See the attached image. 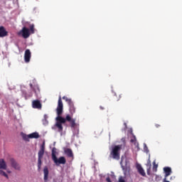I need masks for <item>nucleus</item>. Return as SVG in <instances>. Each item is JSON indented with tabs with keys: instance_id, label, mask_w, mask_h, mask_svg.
<instances>
[{
	"instance_id": "1",
	"label": "nucleus",
	"mask_w": 182,
	"mask_h": 182,
	"mask_svg": "<svg viewBox=\"0 0 182 182\" xmlns=\"http://www.w3.org/2000/svg\"><path fill=\"white\" fill-rule=\"evenodd\" d=\"M55 112L58 115L55 118L57 122L55 126L60 132H63V126H62V124H64L66 122H69L71 127H76V119H72V117L69 114H67L65 118L62 117V114H63V102H62V97L60 96L58 98V106Z\"/></svg>"
},
{
	"instance_id": "2",
	"label": "nucleus",
	"mask_w": 182,
	"mask_h": 182,
	"mask_svg": "<svg viewBox=\"0 0 182 182\" xmlns=\"http://www.w3.org/2000/svg\"><path fill=\"white\" fill-rule=\"evenodd\" d=\"M122 150V145H115L112 146L109 159H113L114 160H120V151Z\"/></svg>"
},
{
	"instance_id": "3",
	"label": "nucleus",
	"mask_w": 182,
	"mask_h": 182,
	"mask_svg": "<svg viewBox=\"0 0 182 182\" xmlns=\"http://www.w3.org/2000/svg\"><path fill=\"white\" fill-rule=\"evenodd\" d=\"M56 149L53 148L52 149V160L54 161L56 166H59V164H66V159L64 156H60L59 159L56 157Z\"/></svg>"
},
{
	"instance_id": "4",
	"label": "nucleus",
	"mask_w": 182,
	"mask_h": 182,
	"mask_svg": "<svg viewBox=\"0 0 182 182\" xmlns=\"http://www.w3.org/2000/svg\"><path fill=\"white\" fill-rule=\"evenodd\" d=\"M63 100H65L67 102L68 105L70 106V113L71 114H73L76 112V108L75 107V105L73 104V102L72 101V99L68 98L66 96L63 97Z\"/></svg>"
},
{
	"instance_id": "5",
	"label": "nucleus",
	"mask_w": 182,
	"mask_h": 182,
	"mask_svg": "<svg viewBox=\"0 0 182 182\" xmlns=\"http://www.w3.org/2000/svg\"><path fill=\"white\" fill-rule=\"evenodd\" d=\"M18 35H22L24 39H27L29 36H31V33H29V30L26 27H23L22 30L18 33Z\"/></svg>"
},
{
	"instance_id": "6",
	"label": "nucleus",
	"mask_w": 182,
	"mask_h": 182,
	"mask_svg": "<svg viewBox=\"0 0 182 182\" xmlns=\"http://www.w3.org/2000/svg\"><path fill=\"white\" fill-rule=\"evenodd\" d=\"M31 56H32V53H31V50L29 49L26 50L24 53V60L26 63H29V62H31Z\"/></svg>"
},
{
	"instance_id": "7",
	"label": "nucleus",
	"mask_w": 182,
	"mask_h": 182,
	"mask_svg": "<svg viewBox=\"0 0 182 182\" xmlns=\"http://www.w3.org/2000/svg\"><path fill=\"white\" fill-rule=\"evenodd\" d=\"M9 162L13 168H15V170H21V166H19V164L16 163V161H15L14 158H11Z\"/></svg>"
},
{
	"instance_id": "8",
	"label": "nucleus",
	"mask_w": 182,
	"mask_h": 182,
	"mask_svg": "<svg viewBox=\"0 0 182 182\" xmlns=\"http://www.w3.org/2000/svg\"><path fill=\"white\" fill-rule=\"evenodd\" d=\"M32 107L33 109H38V110H41V109H42V103H41L39 100H33L32 102Z\"/></svg>"
},
{
	"instance_id": "9",
	"label": "nucleus",
	"mask_w": 182,
	"mask_h": 182,
	"mask_svg": "<svg viewBox=\"0 0 182 182\" xmlns=\"http://www.w3.org/2000/svg\"><path fill=\"white\" fill-rule=\"evenodd\" d=\"M45 154V144H43L41 146V149L38 151V160H42L43 159V155Z\"/></svg>"
},
{
	"instance_id": "10",
	"label": "nucleus",
	"mask_w": 182,
	"mask_h": 182,
	"mask_svg": "<svg viewBox=\"0 0 182 182\" xmlns=\"http://www.w3.org/2000/svg\"><path fill=\"white\" fill-rule=\"evenodd\" d=\"M164 171L165 173V178H164V182L168 181H167V177L171 174V168L165 167L164 168Z\"/></svg>"
},
{
	"instance_id": "11",
	"label": "nucleus",
	"mask_w": 182,
	"mask_h": 182,
	"mask_svg": "<svg viewBox=\"0 0 182 182\" xmlns=\"http://www.w3.org/2000/svg\"><path fill=\"white\" fill-rule=\"evenodd\" d=\"M130 142L134 144V146H135V149H136L137 150H140V148L139 147V142H137V139H136V136L133 135V136L131 138Z\"/></svg>"
},
{
	"instance_id": "12",
	"label": "nucleus",
	"mask_w": 182,
	"mask_h": 182,
	"mask_svg": "<svg viewBox=\"0 0 182 182\" xmlns=\"http://www.w3.org/2000/svg\"><path fill=\"white\" fill-rule=\"evenodd\" d=\"M136 169L138 171V173H139V174L142 176V177L146 176V172H144V169H143V167H141V165L138 164L136 165Z\"/></svg>"
},
{
	"instance_id": "13",
	"label": "nucleus",
	"mask_w": 182,
	"mask_h": 182,
	"mask_svg": "<svg viewBox=\"0 0 182 182\" xmlns=\"http://www.w3.org/2000/svg\"><path fill=\"white\" fill-rule=\"evenodd\" d=\"M4 36H8V31L5 30V27L0 26V38H4Z\"/></svg>"
},
{
	"instance_id": "14",
	"label": "nucleus",
	"mask_w": 182,
	"mask_h": 182,
	"mask_svg": "<svg viewBox=\"0 0 182 182\" xmlns=\"http://www.w3.org/2000/svg\"><path fill=\"white\" fill-rule=\"evenodd\" d=\"M64 153L67 157H73V151L69 148H64Z\"/></svg>"
},
{
	"instance_id": "15",
	"label": "nucleus",
	"mask_w": 182,
	"mask_h": 182,
	"mask_svg": "<svg viewBox=\"0 0 182 182\" xmlns=\"http://www.w3.org/2000/svg\"><path fill=\"white\" fill-rule=\"evenodd\" d=\"M43 173H44V181L48 182V178L49 177V169H48V166L44 167Z\"/></svg>"
},
{
	"instance_id": "16",
	"label": "nucleus",
	"mask_w": 182,
	"mask_h": 182,
	"mask_svg": "<svg viewBox=\"0 0 182 182\" xmlns=\"http://www.w3.org/2000/svg\"><path fill=\"white\" fill-rule=\"evenodd\" d=\"M122 168L125 173H130V162L127 161L125 166H122Z\"/></svg>"
},
{
	"instance_id": "17",
	"label": "nucleus",
	"mask_w": 182,
	"mask_h": 182,
	"mask_svg": "<svg viewBox=\"0 0 182 182\" xmlns=\"http://www.w3.org/2000/svg\"><path fill=\"white\" fill-rule=\"evenodd\" d=\"M1 168L3 170H6V163L4 159H0V169Z\"/></svg>"
},
{
	"instance_id": "18",
	"label": "nucleus",
	"mask_w": 182,
	"mask_h": 182,
	"mask_svg": "<svg viewBox=\"0 0 182 182\" xmlns=\"http://www.w3.org/2000/svg\"><path fill=\"white\" fill-rule=\"evenodd\" d=\"M28 137H30V139H39V133L33 132L32 134H28Z\"/></svg>"
},
{
	"instance_id": "19",
	"label": "nucleus",
	"mask_w": 182,
	"mask_h": 182,
	"mask_svg": "<svg viewBox=\"0 0 182 182\" xmlns=\"http://www.w3.org/2000/svg\"><path fill=\"white\" fill-rule=\"evenodd\" d=\"M42 167V159H38V170L41 171V168Z\"/></svg>"
},
{
	"instance_id": "20",
	"label": "nucleus",
	"mask_w": 182,
	"mask_h": 182,
	"mask_svg": "<svg viewBox=\"0 0 182 182\" xmlns=\"http://www.w3.org/2000/svg\"><path fill=\"white\" fill-rule=\"evenodd\" d=\"M0 175L4 176V177H6V178H9L8 174H6V173L2 170H0Z\"/></svg>"
},
{
	"instance_id": "21",
	"label": "nucleus",
	"mask_w": 182,
	"mask_h": 182,
	"mask_svg": "<svg viewBox=\"0 0 182 182\" xmlns=\"http://www.w3.org/2000/svg\"><path fill=\"white\" fill-rule=\"evenodd\" d=\"M30 31L31 33H35V26L33 24L30 26Z\"/></svg>"
},
{
	"instance_id": "22",
	"label": "nucleus",
	"mask_w": 182,
	"mask_h": 182,
	"mask_svg": "<svg viewBox=\"0 0 182 182\" xmlns=\"http://www.w3.org/2000/svg\"><path fill=\"white\" fill-rule=\"evenodd\" d=\"M23 140H25L26 141H29V139H31V137H29V135H23Z\"/></svg>"
},
{
	"instance_id": "23",
	"label": "nucleus",
	"mask_w": 182,
	"mask_h": 182,
	"mask_svg": "<svg viewBox=\"0 0 182 182\" xmlns=\"http://www.w3.org/2000/svg\"><path fill=\"white\" fill-rule=\"evenodd\" d=\"M118 182H126V181H124V178H123V176H120L119 178Z\"/></svg>"
},
{
	"instance_id": "24",
	"label": "nucleus",
	"mask_w": 182,
	"mask_h": 182,
	"mask_svg": "<svg viewBox=\"0 0 182 182\" xmlns=\"http://www.w3.org/2000/svg\"><path fill=\"white\" fill-rule=\"evenodd\" d=\"M106 181H107V182H112V180L110 179L109 177H107V178H106Z\"/></svg>"
},
{
	"instance_id": "25",
	"label": "nucleus",
	"mask_w": 182,
	"mask_h": 182,
	"mask_svg": "<svg viewBox=\"0 0 182 182\" xmlns=\"http://www.w3.org/2000/svg\"><path fill=\"white\" fill-rule=\"evenodd\" d=\"M160 126H161V125L159 124H155V127H156V129H159V127H160Z\"/></svg>"
},
{
	"instance_id": "26",
	"label": "nucleus",
	"mask_w": 182,
	"mask_h": 182,
	"mask_svg": "<svg viewBox=\"0 0 182 182\" xmlns=\"http://www.w3.org/2000/svg\"><path fill=\"white\" fill-rule=\"evenodd\" d=\"M100 109L101 110H105V107H103L102 106H100Z\"/></svg>"
},
{
	"instance_id": "27",
	"label": "nucleus",
	"mask_w": 182,
	"mask_h": 182,
	"mask_svg": "<svg viewBox=\"0 0 182 182\" xmlns=\"http://www.w3.org/2000/svg\"><path fill=\"white\" fill-rule=\"evenodd\" d=\"M122 162H123V160L121 161V164H122Z\"/></svg>"
},
{
	"instance_id": "28",
	"label": "nucleus",
	"mask_w": 182,
	"mask_h": 182,
	"mask_svg": "<svg viewBox=\"0 0 182 182\" xmlns=\"http://www.w3.org/2000/svg\"><path fill=\"white\" fill-rule=\"evenodd\" d=\"M30 86L32 87V84H31Z\"/></svg>"
},
{
	"instance_id": "29",
	"label": "nucleus",
	"mask_w": 182,
	"mask_h": 182,
	"mask_svg": "<svg viewBox=\"0 0 182 182\" xmlns=\"http://www.w3.org/2000/svg\"><path fill=\"white\" fill-rule=\"evenodd\" d=\"M166 182H170V181H166Z\"/></svg>"
},
{
	"instance_id": "30",
	"label": "nucleus",
	"mask_w": 182,
	"mask_h": 182,
	"mask_svg": "<svg viewBox=\"0 0 182 182\" xmlns=\"http://www.w3.org/2000/svg\"><path fill=\"white\" fill-rule=\"evenodd\" d=\"M0 134H1V132H0Z\"/></svg>"
}]
</instances>
